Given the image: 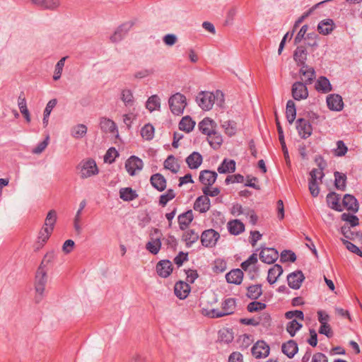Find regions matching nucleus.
<instances>
[{"label":"nucleus","instance_id":"1","mask_svg":"<svg viewBox=\"0 0 362 362\" xmlns=\"http://www.w3.org/2000/svg\"><path fill=\"white\" fill-rule=\"evenodd\" d=\"M196 101L202 110L209 111L212 109L214 105L223 107L225 98L223 93L220 90L214 92L201 91L197 94Z\"/></svg>","mask_w":362,"mask_h":362},{"label":"nucleus","instance_id":"2","mask_svg":"<svg viewBox=\"0 0 362 362\" xmlns=\"http://www.w3.org/2000/svg\"><path fill=\"white\" fill-rule=\"evenodd\" d=\"M47 269L38 267L35 278V300L39 303L44 298L45 286L47 281Z\"/></svg>","mask_w":362,"mask_h":362},{"label":"nucleus","instance_id":"3","mask_svg":"<svg viewBox=\"0 0 362 362\" xmlns=\"http://www.w3.org/2000/svg\"><path fill=\"white\" fill-rule=\"evenodd\" d=\"M76 170L81 179H87L99 173L96 162L93 158L83 159L77 165Z\"/></svg>","mask_w":362,"mask_h":362},{"label":"nucleus","instance_id":"4","mask_svg":"<svg viewBox=\"0 0 362 362\" xmlns=\"http://www.w3.org/2000/svg\"><path fill=\"white\" fill-rule=\"evenodd\" d=\"M235 307V301L233 298L225 299L221 303V308H213L205 310V315L211 318H219L233 313Z\"/></svg>","mask_w":362,"mask_h":362},{"label":"nucleus","instance_id":"5","mask_svg":"<svg viewBox=\"0 0 362 362\" xmlns=\"http://www.w3.org/2000/svg\"><path fill=\"white\" fill-rule=\"evenodd\" d=\"M168 103L173 114L175 115H180L183 113L187 105V99L183 94L176 93L170 97Z\"/></svg>","mask_w":362,"mask_h":362},{"label":"nucleus","instance_id":"6","mask_svg":"<svg viewBox=\"0 0 362 362\" xmlns=\"http://www.w3.org/2000/svg\"><path fill=\"white\" fill-rule=\"evenodd\" d=\"M162 234L160 231L155 228L153 233L151 234L149 241L146 244V249L153 255H156L159 252L161 247V238Z\"/></svg>","mask_w":362,"mask_h":362},{"label":"nucleus","instance_id":"7","mask_svg":"<svg viewBox=\"0 0 362 362\" xmlns=\"http://www.w3.org/2000/svg\"><path fill=\"white\" fill-rule=\"evenodd\" d=\"M219 238V233L214 229L204 230L200 237L202 245L206 247L215 246Z\"/></svg>","mask_w":362,"mask_h":362},{"label":"nucleus","instance_id":"8","mask_svg":"<svg viewBox=\"0 0 362 362\" xmlns=\"http://www.w3.org/2000/svg\"><path fill=\"white\" fill-rule=\"evenodd\" d=\"M308 84L302 81H296L292 85L291 93L294 100H301L308 97Z\"/></svg>","mask_w":362,"mask_h":362},{"label":"nucleus","instance_id":"9","mask_svg":"<svg viewBox=\"0 0 362 362\" xmlns=\"http://www.w3.org/2000/svg\"><path fill=\"white\" fill-rule=\"evenodd\" d=\"M296 129L302 139L308 138L313 133V127L310 122L304 118H299L296 121Z\"/></svg>","mask_w":362,"mask_h":362},{"label":"nucleus","instance_id":"10","mask_svg":"<svg viewBox=\"0 0 362 362\" xmlns=\"http://www.w3.org/2000/svg\"><path fill=\"white\" fill-rule=\"evenodd\" d=\"M143 166L142 160L135 156H132L125 163V168L132 176L134 175L136 171L141 170Z\"/></svg>","mask_w":362,"mask_h":362},{"label":"nucleus","instance_id":"11","mask_svg":"<svg viewBox=\"0 0 362 362\" xmlns=\"http://www.w3.org/2000/svg\"><path fill=\"white\" fill-rule=\"evenodd\" d=\"M278 251L273 247H262L259 258L262 262L267 264H272L279 258Z\"/></svg>","mask_w":362,"mask_h":362},{"label":"nucleus","instance_id":"12","mask_svg":"<svg viewBox=\"0 0 362 362\" xmlns=\"http://www.w3.org/2000/svg\"><path fill=\"white\" fill-rule=\"evenodd\" d=\"M133 26L132 22H126L119 26L115 33L110 36V39L112 42L121 41Z\"/></svg>","mask_w":362,"mask_h":362},{"label":"nucleus","instance_id":"13","mask_svg":"<svg viewBox=\"0 0 362 362\" xmlns=\"http://www.w3.org/2000/svg\"><path fill=\"white\" fill-rule=\"evenodd\" d=\"M270 348L264 341H257L251 349L252 354L256 358H266L269 354Z\"/></svg>","mask_w":362,"mask_h":362},{"label":"nucleus","instance_id":"14","mask_svg":"<svg viewBox=\"0 0 362 362\" xmlns=\"http://www.w3.org/2000/svg\"><path fill=\"white\" fill-rule=\"evenodd\" d=\"M299 74L302 76V82L308 85L312 84L316 77L314 68L308 65L300 67Z\"/></svg>","mask_w":362,"mask_h":362},{"label":"nucleus","instance_id":"15","mask_svg":"<svg viewBox=\"0 0 362 362\" xmlns=\"http://www.w3.org/2000/svg\"><path fill=\"white\" fill-rule=\"evenodd\" d=\"M304 279L305 276L300 270L293 272L287 276L288 284L293 289H298Z\"/></svg>","mask_w":362,"mask_h":362},{"label":"nucleus","instance_id":"16","mask_svg":"<svg viewBox=\"0 0 362 362\" xmlns=\"http://www.w3.org/2000/svg\"><path fill=\"white\" fill-rule=\"evenodd\" d=\"M327 105L329 110L341 111L344 107L343 100L338 94H330L327 97Z\"/></svg>","mask_w":362,"mask_h":362},{"label":"nucleus","instance_id":"17","mask_svg":"<svg viewBox=\"0 0 362 362\" xmlns=\"http://www.w3.org/2000/svg\"><path fill=\"white\" fill-rule=\"evenodd\" d=\"M335 28L334 21L331 18H326L320 21L317 25V31L323 35H328Z\"/></svg>","mask_w":362,"mask_h":362},{"label":"nucleus","instance_id":"18","mask_svg":"<svg viewBox=\"0 0 362 362\" xmlns=\"http://www.w3.org/2000/svg\"><path fill=\"white\" fill-rule=\"evenodd\" d=\"M340 195L337 194L334 192H331L327 194L326 197V202L327 204V206L337 211H342L343 208L341 207V205L340 204Z\"/></svg>","mask_w":362,"mask_h":362},{"label":"nucleus","instance_id":"19","mask_svg":"<svg viewBox=\"0 0 362 362\" xmlns=\"http://www.w3.org/2000/svg\"><path fill=\"white\" fill-rule=\"evenodd\" d=\"M217 178V173L214 171L204 170L199 173V181L204 187L211 186Z\"/></svg>","mask_w":362,"mask_h":362},{"label":"nucleus","instance_id":"20","mask_svg":"<svg viewBox=\"0 0 362 362\" xmlns=\"http://www.w3.org/2000/svg\"><path fill=\"white\" fill-rule=\"evenodd\" d=\"M342 204L348 211L354 213L358 211V202L354 195L346 194L342 199Z\"/></svg>","mask_w":362,"mask_h":362},{"label":"nucleus","instance_id":"21","mask_svg":"<svg viewBox=\"0 0 362 362\" xmlns=\"http://www.w3.org/2000/svg\"><path fill=\"white\" fill-rule=\"evenodd\" d=\"M156 271L158 274L163 277L166 278L173 272V265L169 260H161L156 265Z\"/></svg>","mask_w":362,"mask_h":362},{"label":"nucleus","instance_id":"22","mask_svg":"<svg viewBox=\"0 0 362 362\" xmlns=\"http://www.w3.org/2000/svg\"><path fill=\"white\" fill-rule=\"evenodd\" d=\"M308 51L304 46H298L293 53V59L298 66L307 65Z\"/></svg>","mask_w":362,"mask_h":362},{"label":"nucleus","instance_id":"23","mask_svg":"<svg viewBox=\"0 0 362 362\" xmlns=\"http://www.w3.org/2000/svg\"><path fill=\"white\" fill-rule=\"evenodd\" d=\"M52 233L51 228H47V226H42L41 230L39 232L37 236V240L35 243V249L40 250L42 248L44 245L47 243L48 239L49 238L51 234Z\"/></svg>","mask_w":362,"mask_h":362},{"label":"nucleus","instance_id":"24","mask_svg":"<svg viewBox=\"0 0 362 362\" xmlns=\"http://www.w3.org/2000/svg\"><path fill=\"white\" fill-rule=\"evenodd\" d=\"M210 199L206 196H200L197 198L194 204V209L200 213H205L209 210Z\"/></svg>","mask_w":362,"mask_h":362},{"label":"nucleus","instance_id":"25","mask_svg":"<svg viewBox=\"0 0 362 362\" xmlns=\"http://www.w3.org/2000/svg\"><path fill=\"white\" fill-rule=\"evenodd\" d=\"M150 182L151 185L159 192H163L166 188V180L160 173L152 175L150 178Z\"/></svg>","mask_w":362,"mask_h":362},{"label":"nucleus","instance_id":"26","mask_svg":"<svg viewBox=\"0 0 362 362\" xmlns=\"http://www.w3.org/2000/svg\"><path fill=\"white\" fill-rule=\"evenodd\" d=\"M256 314L250 315V325L257 326L258 325H267L270 321V315L266 312L255 313Z\"/></svg>","mask_w":362,"mask_h":362},{"label":"nucleus","instance_id":"27","mask_svg":"<svg viewBox=\"0 0 362 362\" xmlns=\"http://www.w3.org/2000/svg\"><path fill=\"white\" fill-rule=\"evenodd\" d=\"M281 351L289 358H292L298 351V346L294 340H288L283 343L281 346Z\"/></svg>","mask_w":362,"mask_h":362},{"label":"nucleus","instance_id":"28","mask_svg":"<svg viewBox=\"0 0 362 362\" xmlns=\"http://www.w3.org/2000/svg\"><path fill=\"white\" fill-rule=\"evenodd\" d=\"M174 292L180 299H185L190 292V286L183 281L177 282L174 287Z\"/></svg>","mask_w":362,"mask_h":362},{"label":"nucleus","instance_id":"29","mask_svg":"<svg viewBox=\"0 0 362 362\" xmlns=\"http://www.w3.org/2000/svg\"><path fill=\"white\" fill-rule=\"evenodd\" d=\"M202 156L197 151L192 152L186 158V163L192 170L197 169L202 163Z\"/></svg>","mask_w":362,"mask_h":362},{"label":"nucleus","instance_id":"30","mask_svg":"<svg viewBox=\"0 0 362 362\" xmlns=\"http://www.w3.org/2000/svg\"><path fill=\"white\" fill-rule=\"evenodd\" d=\"M315 89L320 93H327L332 90L329 79L325 76H320L315 84Z\"/></svg>","mask_w":362,"mask_h":362},{"label":"nucleus","instance_id":"31","mask_svg":"<svg viewBox=\"0 0 362 362\" xmlns=\"http://www.w3.org/2000/svg\"><path fill=\"white\" fill-rule=\"evenodd\" d=\"M216 126L215 122L209 117L204 118L199 124V130L207 136L215 131Z\"/></svg>","mask_w":362,"mask_h":362},{"label":"nucleus","instance_id":"32","mask_svg":"<svg viewBox=\"0 0 362 362\" xmlns=\"http://www.w3.org/2000/svg\"><path fill=\"white\" fill-rule=\"evenodd\" d=\"M194 216L192 210H188L178 216V223L180 229L185 230L193 221Z\"/></svg>","mask_w":362,"mask_h":362},{"label":"nucleus","instance_id":"33","mask_svg":"<svg viewBox=\"0 0 362 362\" xmlns=\"http://www.w3.org/2000/svg\"><path fill=\"white\" fill-rule=\"evenodd\" d=\"M226 279L229 284H240L243 279V272L240 269H232L226 274Z\"/></svg>","mask_w":362,"mask_h":362},{"label":"nucleus","instance_id":"34","mask_svg":"<svg viewBox=\"0 0 362 362\" xmlns=\"http://www.w3.org/2000/svg\"><path fill=\"white\" fill-rule=\"evenodd\" d=\"M182 240L185 243L187 247H192V245L196 243L199 238V233L193 229L185 230Z\"/></svg>","mask_w":362,"mask_h":362},{"label":"nucleus","instance_id":"35","mask_svg":"<svg viewBox=\"0 0 362 362\" xmlns=\"http://www.w3.org/2000/svg\"><path fill=\"white\" fill-rule=\"evenodd\" d=\"M283 273V268L280 264H276L268 271L267 281L270 284H274Z\"/></svg>","mask_w":362,"mask_h":362},{"label":"nucleus","instance_id":"36","mask_svg":"<svg viewBox=\"0 0 362 362\" xmlns=\"http://www.w3.org/2000/svg\"><path fill=\"white\" fill-rule=\"evenodd\" d=\"M334 186L341 191H345L346 189V175L344 173L336 171L334 173Z\"/></svg>","mask_w":362,"mask_h":362},{"label":"nucleus","instance_id":"37","mask_svg":"<svg viewBox=\"0 0 362 362\" xmlns=\"http://www.w3.org/2000/svg\"><path fill=\"white\" fill-rule=\"evenodd\" d=\"M36 6L42 9L54 11L60 6L59 0H37Z\"/></svg>","mask_w":362,"mask_h":362},{"label":"nucleus","instance_id":"38","mask_svg":"<svg viewBox=\"0 0 362 362\" xmlns=\"http://www.w3.org/2000/svg\"><path fill=\"white\" fill-rule=\"evenodd\" d=\"M235 170V162L231 159H224L218 167V172L221 174L233 173Z\"/></svg>","mask_w":362,"mask_h":362},{"label":"nucleus","instance_id":"39","mask_svg":"<svg viewBox=\"0 0 362 362\" xmlns=\"http://www.w3.org/2000/svg\"><path fill=\"white\" fill-rule=\"evenodd\" d=\"M18 107H19V110H20L21 114L25 117L26 122L28 123L30 122L31 119H30V112L28 110L26 100H25V98L23 93H21L20 94V95L18 96Z\"/></svg>","mask_w":362,"mask_h":362},{"label":"nucleus","instance_id":"40","mask_svg":"<svg viewBox=\"0 0 362 362\" xmlns=\"http://www.w3.org/2000/svg\"><path fill=\"white\" fill-rule=\"evenodd\" d=\"M100 128L103 132H109V133H115L117 132V128L116 124L110 119L103 117L100 119Z\"/></svg>","mask_w":362,"mask_h":362},{"label":"nucleus","instance_id":"41","mask_svg":"<svg viewBox=\"0 0 362 362\" xmlns=\"http://www.w3.org/2000/svg\"><path fill=\"white\" fill-rule=\"evenodd\" d=\"M228 229L231 234L238 235L244 230L245 226L239 220H233L228 223Z\"/></svg>","mask_w":362,"mask_h":362},{"label":"nucleus","instance_id":"42","mask_svg":"<svg viewBox=\"0 0 362 362\" xmlns=\"http://www.w3.org/2000/svg\"><path fill=\"white\" fill-rule=\"evenodd\" d=\"M57 103V99H52L47 103L43 112L42 124L45 127L48 125L49 115Z\"/></svg>","mask_w":362,"mask_h":362},{"label":"nucleus","instance_id":"43","mask_svg":"<svg viewBox=\"0 0 362 362\" xmlns=\"http://www.w3.org/2000/svg\"><path fill=\"white\" fill-rule=\"evenodd\" d=\"M207 140L214 149H218L223 143L221 135L216 131L208 135Z\"/></svg>","mask_w":362,"mask_h":362},{"label":"nucleus","instance_id":"44","mask_svg":"<svg viewBox=\"0 0 362 362\" xmlns=\"http://www.w3.org/2000/svg\"><path fill=\"white\" fill-rule=\"evenodd\" d=\"M138 197L136 191L130 187L121 188L119 190V197L126 202L135 199Z\"/></svg>","mask_w":362,"mask_h":362},{"label":"nucleus","instance_id":"45","mask_svg":"<svg viewBox=\"0 0 362 362\" xmlns=\"http://www.w3.org/2000/svg\"><path fill=\"white\" fill-rule=\"evenodd\" d=\"M195 126V122L189 116L184 117L179 123V128L187 133L190 132Z\"/></svg>","mask_w":362,"mask_h":362},{"label":"nucleus","instance_id":"46","mask_svg":"<svg viewBox=\"0 0 362 362\" xmlns=\"http://www.w3.org/2000/svg\"><path fill=\"white\" fill-rule=\"evenodd\" d=\"M286 115L288 122L292 124L296 119V109L295 103L289 100L286 104Z\"/></svg>","mask_w":362,"mask_h":362},{"label":"nucleus","instance_id":"47","mask_svg":"<svg viewBox=\"0 0 362 362\" xmlns=\"http://www.w3.org/2000/svg\"><path fill=\"white\" fill-rule=\"evenodd\" d=\"M87 127L85 124H79L74 126L71 129V135L74 139L83 138L87 133Z\"/></svg>","mask_w":362,"mask_h":362},{"label":"nucleus","instance_id":"48","mask_svg":"<svg viewBox=\"0 0 362 362\" xmlns=\"http://www.w3.org/2000/svg\"><path fill=\"white\" fill-rule=\"evenodd\" d=\"M320 169L314 168L310 173V179L309 181L317 182V180L319 178L322 180L324 176V173L322 172L323 169L326 166V163L325 161H322L318 164Z\"/></svg>","mask_w":362,"mask_h":362},{"label":"nucleus","instance_id":"49","mask_svg":"<svg viewBox=\"0 0 362 362\" xmlns=\"http://www.w3.org/2000/svg\"><path fill=\"white\" fill-rule=\"evenodd\" d=\"M331 0H325L322 1H320L316 4H315L313 6H312L309 10H308L306 12H305L301 16H300L297 21L295 22L294 24V28H297L300 23L303 22V21L308 18L310 15H311L313 11L319 8V6L326 2L330 1Z\"/></svg>","mask_w":362,"mask_h":362},{"label":"nucleus","instance_id":"50","mask_svg":"<svg viewBox=\"0 0 362 362\" xmlns=\"http://www.w3.org/2000/svg\"><path fill=\"white\" fill-rule=\"evenodd\" d=\"M163 165L165 169L170 170L173 173H177L180 168L175 158L172 155L165 159Z\"/></svg>","mask_w":362,"mask_h":362},{"label":"nucleus","instance_id":"51","mask_svg":"<svg viewBox=\"0 0 362 362\" xmlns=\"http://www.w3.org/2000/svg\"><path fill=\"white\" fill-rule=\"evenodd\" d=\"M233 333L228 328H223L218 332V340L221 342L228 344L233 340Z\"/></svg>","mask_w":362,"mask_h":362},{"label":"nucleus","instance_id":"52","mask_svg":"<svg viewBox=\"0 0 362 362\" xmlns=\"http://www.w3.org/2000/svg\"><path fill=\"white\" fill-rule=\"evenodd\" d=\"M120 99L126 107H130L134 105V98L132 91L129 89H123L121 91Z\"/></svg>","mask_w":362,"mask_h":362},{"label":"nucleus","instance_id":"53","mask_svg":"<svg viewBox=\"0 0 362 362\" xmlns=\"http://www.w3.org/2000/svg\"><path fill=\"white\" fill-rule=\"evenodd\" d=\"M146 107L150 111L153 112L156 110H159L160 107V100L157 95H153L148 98L146 101Z\"/></svg>","mask_w":362,"mask_h":362},{"label":"nucleus","instance_id":"54","mask_svg":"<svg viewBox=\"0 0 362 362\" xmlns=\"http://www.w3.org/2000/svg\"><path fill=\"white\" fill-rule=\"evenodd\" d=\"M141 135L146 140H151L154 136V127L151 124H145L141 129Z\"/></svg>","mask_w":362,"mask_h":362},{"label":"nucleus","instance_id":"55","mask_svg":"<svg viewBox=\"0 0 362 362\" xmlns=\"http://www.w3.org/2000/svg\"><path fill=\"white\" fill-rule=\"evenodd\" d=\"M57 222V212L54 210H50L45 218V224L43 226L51 228L53 231L54 225Z\"/></svg>","mask_w":362,"mask_h":362},{"label":"nucleus","instance_id":"56","mask_svg":"<svg viewBox=\"0 0 362 362\" xmlns=\"http://www.w3.org/2000/svg\"><path fill=\"white\" fill-rule=\"evenodd\" d=\"M302 327V324L299 323L296 319L288 322L286 325V331L291 337H294L297 331Z\"/></svg>","mask_w":362,"mask_h":362},{"label":"nucleus","instance_id":"57","mask_svg":"<svg viewBox=\"0 0 362 362\" xmlns=\"http://www.w3.org/2000/svg\"><path fill=\"white\" fill-rule=\"evenodd\" d=\"M55 258V253L54 251L48 252L44 256L39 267L42 269L49 270V265L51 264Z\"/></svg>","mask_w":362,"mask_h":362},{"label":"nucleus","instance_id":"58","mask_svg":"<svg viewBox=\"0 0 362 362\" xmlns=\"http://www.w3.org/2000/svg\"><path fill=\"white\" fill-rule=\"evenodd\" d=\"M67 57H62L56 64L53 79L57 81L61 78L63 68L64 66L65 61Z\"/></svg>","mask_w":362,"mask_h":362},{"label":"nucleus","instance_id":"59","mask_svg":"<svg viewBox=\"0 0 362 362\" xmlns=\"http://www.w3.org/2000/svg\"><path fill=\"white\" fill-rule=\"evenodd\" d=\"M175 197V193L172 189H168L166 193L161 194L159 199V204L165 206L168 202L173 199Z\"/></svg>","mask_w":362,"mask_h":362},{"label":"nucleus","instance_id":"60","mask_svg":"<svg viewBox=\"0 0 362 362\" xmlns=\"http://www.w3.org/2000/svg\"><path fill=\"white\" fill-rule=\"evenodd\" d=\"M154 74L153 69H146L144 68L141 69H139L134 74V78L136 79H143L145 78H147L148 76H152Z\"/></svg>","mask_w":362,"mask_h":362},{"label":"nucleus","instance_id":"61","mask_svg":"<svg viewBox=\"0 0 362 362\" xmlns=\"http://www.w3.org/2000/svg\"><path fill=\"white\" fill-rule=\"evenodd\" d=\"M296 259V254L291 250H285L281 252L280 255V261L281 262H293Z\"/></svg>","mask_w":362,"mask_h":362},{"label":"nucleus","instance_id":"62","mask_svg":"<svg viewBox=\"0 0 362 362\" xmlns=\"http://www.w3.org/2000/svg\"><path fill=\"white\" fill-rule=\"evenodd\" d=\"M225 133L231 136L236 132L235 124L232 121H225L221 124Z\"/></svg>","mask_w":362,"mask_h":362},{"label":"nucleus","instance_id":"63","mask_svg":"<svg viewBox=\"0 0 362 362\" xmlns=\"http://www.w3.org/2000/svg\"><path fill=\"white\" fill-rule=\"evenodd\" d=\"M341 218L344 221L349 222L351 227H355L359 224L358 218L353 214L344 213L341 214Z\"/></svg>","mask_w":362,"mask_h":362},{"label":"nucleus","instance_id":"64","mask_svg":"<svg viewBox=\"0 0 362 362\" xmlns=\"http://www.w3.org/2000/svg\"><path fill=\"white\" fill-rule=\"evenodd\" d=\"M266 307V303L254 300L250 302V313L262 312L265 310Z\"/></svg>","mask_w":362,"mask_h":362}]
</instances>
